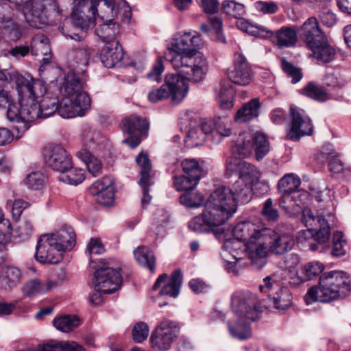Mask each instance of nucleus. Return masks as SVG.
<instances>
[{
  "label": "nucleus",
  "mask_w": 351,
  "mask_h": 351,
  "mask_svg": "<svg viewBox=\"0 0 351 351\" xmlns=\"http://www.w3.org/2000/svg\"><path fill=\"white\" fill-rule=\"evenodd\" d=\"M202 43L201 36L195 31L179 33L172 39L165 58L178 73L167 74L165 83L149 93L151 102L169 99L171 104L178 105L188 94V82L199 83L205 79L208 64L206 58L198 51Z\"/></svg>",
  "instance_id": "obj_1"
},
{
  "label": "nucleus",
  "mask_w": 351,
  "mask_h": 351,
  "mask_svg": "<svg viewBox=\"0 0 351 351\" xmlns=\"http://www.w3.org/2000/svg\"><path fill=\"white\" fill-rule=\"evenodd\" d=\"M217 237L224 242L227 239L230 241L234 248L240 241L243 242L252 264L258 269L263 267L267 263V250L275 254L285 252L283 233L270 228L258 229L250 221L239 222L233 228L228 226L226 231L222 228L219 230Z\"/></svg>",
  "instance_id": "obj_2"
},
{
  "label": "nucleus",
  "mask_w": 351,
  "mask_h": 351,
  "mask_svg": "<svg viewBox=\"0 0 351 351\" xmlns=\"http://www.w3.org/2000/svg\"><path fill=\"white\" fill-rule=\"evenodd\" d=\"M237 210L232 190L224 186L216 189L209 196L203 213L189 222L195 232H209L223 224Z\"/></svg>",
  "instance_id": "obj_3"
},
{
  "label": "nucleus",
  "mask_w": 351,
  "mask_h": 351,
  "mask_svg": "<svg viewBox=\"0 0 351 351\" xmlns=\"http://www.w3.org/2000/svg\"><path fill=\"white\" fill-rule=\"evenodd\" d=\"M350 291V284L346 274L342 271H331L322 274L318 286L311 287L304 296L307 304L314 302H330L345 298Z\"/></svg>",
  "instance_id": "obj_4"
},
{
  "label": "nucleus",
  "mask_w": 351,
  "mask_h": 351,
  "mask_svg": "<svg viewBox=\"0 0 351 351\" xmlns=\"http://www.w3.org/2000/svg\"><path fill=\"white\" fill-rule=\"evenodd\" d=\"M228 79H222L215 91L220 106L230 109L234 105V91L232 83L240 86L249 84L252 80L251 67L245 58L240 53L234 55V66L228 72Z\"/></svg>",
  "instance_id": "obj_5"
},
{
  "label": "nucleus",
  "mask_w": 351,
  "mask_h": 351,
  "mask_svg": "<svg viewBox=\"0 0 351 351\" xmlns=\"http://www.w3.org/2000/svg\"><path fill=\"white\" fill-rule=\"evenodd\" d=\"M301 29L304 42L317 60L327 63L334 59L335 49L328 45L326 36L321 30L317 18H308Z\"/></svg>",
  "instance_id": "obj_6"
},
{
  "label": "nucleus",
  "mask_w": 351,
  "mask_h": 351,
  "mask_svg": "<svg viewBox=\"0 0 351 351\" xmlns=\"http://www.w3.org/2000/svg\"><path fill=\"white\" fill-rule=\"evenodd\" d=\"M231 309L238 317L256 319L261 313L256 295L249 291H235L231 298Z\"/></svg>",
  "instance_id": "obj_7"
},
{
  "label": "nucleus",
  "mask_w": 351,
  "mask_h": 351,
  "mask_svg": "<svg viewBox=\"0 0 351 351\" xmlns=\"http://www.w3.org/2000/svg\"><path fill=\"white\" fill-rule=\"evenodd\" d=\"M180 332L179 324L173 320L165 319L152 333V346L160 351L168 350L178 339Z\"/></svg>",
  "instance_id": "obj_8"
},
{
  "label": "nucleus",
  "mask_w": 351,
  "mask_h": 351,
  "mask_svg": "<svg viewBox=\"0 0 351 351\" xmlns=\"http://www.w3.org/2000/svg\"><path fill=\"white\" fill-rule=\"evenodd\" d=\"M302 221L317 243L321 244L328 241L330 226L322 215H315L311 209L305 208L302 210Z\"/></svg>",
  "instance_id": "obj_9"
},
{
  "label": "nucleus",
  "mask_w": 351,
  "mask_h": 351,
  "mask_svg": "<svg viewBox=\"0 0 351 351\" xmlns=\"http://www.w3.org/2000/svg\"><path fill=\"white\" fill-rule=\"evenodd\" d=\"M13 87H15L19 97L26 98V99H36L43 96L47 91L45 84L38 80H33L29 75L24 76L17 71L12 74Z\"/></svg>",
  "instance_id": "obj_10"
},
{
  "label": "nucleus",
  "mask_w": 351,
  "mask_h": 351,
  "mask_svg": "<svg viewBox=\"0 0 351 351\" xmlns=\"http://www.w3.org/2000/svg\"><path fill=\"white\" fill-rule=\"evenodd\" d=\"M284 279L276 274L267 276L263 279V284L260 285L259 290L263 293H268V300L271 306L279 311L285 310Z\"/></svg>",
  "instance_id": "obj_11"
},
{
  "label": "nucleus",
  "mask_w": 351,
  "mask_h": 351,
  "mask_svg": "<svg viewBox=\"0 0 351 351\" xmlns=\"http://www.w3.org/2000/svg\"><path fill=\"white\" fill-rule=\"evenodd\" d=\"M95 15L99 21L109 19L121 15V20L128 23L131 18V10L124 0L115 3V0H95Z\"/></svg>",
  "instance_id": "obj_12"
},
{
  "label": "nucleus",
  "mask_w": 351,
  "mask_h": 351,
  "mask_svg": "<svg viewBox=\"0 0 351 351\" xmlns=\"http://www.w3.org/2000/svg\"><path fill=\"white\" fill-rule=\"evenodd\" d=\"M291 117V128L287 134V139L298 141L302 136H311L313 133V126L310 118L305 112L293 106L289 109Z\"/></svg>",
  "instance_id": "obj_13"
},
{
  "label": "nucleus",
  "mask_w": 351,
  "mask_h": 351,
  "mask_svg": "<svg viewBox=\"0 0 351 351\" xmlns=\"http://www.w3.org/2000/svg\"><path fill=\"white\" fill-rule=\"evenodd\" d=\"M63 252L50 234L40 237L36 247V259L41 263L56 264L62 259Z\"/></svg>",
  "instance_id": "obj_14"
},
{
  "label": "nucleus",
  "mask_w": 351,
  "mask_h": 351,
  "mask_svg": "<svg viewBox=\"0 0 351 351\" xmlns=\"http://www.w3.org/2000/svg\"><path fill=\"white\" fill-rule=\"evenodd\" d=\"M103 265L96 269L93 279V284L100 289L104 293H112L116 291L122 282L119 272L112 267Z\"/></svg>",
  "instance_id": "obj_15"
},
{
  "label": "nucleus",
  "mask_w": 351,
  "mask_h": 351,
  "mask_svg": "<svg viewBox=\"0 0 351 351\" xmlns=\"http://www.w3.org/2000/svg\"><path fill=\"white\" fill-rule=\"evenodd\" d=\"M237 27L243 32L254 36H268L271 43L278 49L285 46V27H282L275 32H269L262 25H253L240 17L237 21Z\"/></svg>",
  "instance_id": "obj_16"
},
{
  "label": "nucleus",
  "mask_w": 351,
  "mask_h": 351,
  "mask_svg": "<svg viewBox=\"0 0 351 351\" xmlns=\"http://www.w3.org/2000/svg\"><path fill=\"white\" fill-rule=\"evenodd\" d=\"M43 157L46 165L60 174L72 167L71 156L59 145L46 147L43 151Z\"/></svg>",
  "instance_id": "obj_17"
},
{
  "label": "nucleus",
  "mask_w": 351,
  "mask_h": 351,
  "mask_svg": "<svg viewBox=\"0 0 351 351\" xmlns=\"http://www.w3.org/2000/svg\"><path fill=\"white\" fill-rule=\"evenodd\" d=\"M72 18L73 23L82 30L86 31L95 20V0H73Z\"/></svg>",
  "instance_id": "obj_18"
},
{
  "label": "nucleus",
  "mask_w": 351,
  "mask_h": 351,
  "mask_svg": "<svg viewBox=\"0 0 351 351\" xmlns=\"http://www.w3.org/2000/svg\"><path fill=\"white\" fill-rule=\"evenodd\" d=\"M252 142L248 141L237 145L238 154L243 157L251 154L252 149L258 160L263 159L269 152V143L267 136L262 132H257L252 136Z\"/></svg>",
  "instance_id": "obj_19"
},
{
  "label": "nucleus",
  "mask_w": 351,
  "mask_h": 351,
  "mask_svg": "<svg viewBox=\"0 0 351 351\" xmlns=\"http://www.w3.org/2000/svg\"><path fill=\"white\" fill-rule=\"evenodd\" d=\"M81 97L83 102L75 100L71 97H64L58 104V113L64 119H71L75 117H82L90 107V98L84 95Z\"/></svg>",
  "instance_id": "obj_20"
},
{
  "label": "nucleus",
  "mask_w": 351,
  "mask_h": 351,
  "mask_svg": "<svg viewBox=\"0 0 351 351\" xmlns=\"http://www.w3.org/2000/svg\"><path fill=\"white\" fill-rule=\"evenodd\" d=\"M29 99L19 97V103H10L7 110V118L12 122L27 123L36 119V110H31Z\"/></svg>",
  "instance_id": "obj_21"
},
{
  "label": "nucleus",
  "mask_w": 351,
  "mask_h": 351,
  "mask_svg": "<svg viewBox=\"0 0 351 351\" xmlns=\"http://www.w3.org/2000/svg\"><path fill=\"white\" fill-rule=\"evenodd\" d=\"M90 193L96 197L98 204L110 206L114 199V184L109 177H104L95 182L90 187Z\"/></svg>",
  "instance_id": "obj_22"
},
{
  "label": "nucleus",
  "mask_w": 351,
  "mask_h": 351,
  "mask_svg": "<svg viewBox=\"0 0 351 351\" xmlns=\"http://www.w3.org/2000/svg\"><path fill=\"white\" fill-rule=\"evenodd\" d=\"M136 162L140 167L141 179L138 184L143 189L142 204L144 206L149 204L152 199V197L149 195V187L152 184L150 182L152 165L147 153H140L136 158Z\"/></svg>",
  "instance_id": "obj_23"
},
{
  "label": "nucleus",
  "mask_w": 351,
  "mask_h": 351,
  "mask_svg": "<svg viewBox=\"0 0 351 351\" xmlns=\"http://www.w3.org/2000/svg\"><path fill=\"white\" fill-rule=\"evenodd\" d=\"M206 138L214 141L212 124L210 123H203L200 125L190 129L184 143L187 147L193 148L202 145Z\"/></svg>",
  "instance_id": "obj_24"
},
{
  "label": "nucleus",
  "mask_w": 351,
  "mask_h": 351,
  "mask_svg": "<svg viewBox=\"0 0 351 351\" xmlns=\"http://www.w3.org/2000/svg\"><path fill=\"white\" fill-rule=\"evenodd\" d=\"M14 10L6 2L0 3V23L11 39H19L21 36L20 26L13 20Z\"/></svg>",
  "instance_id": "obj_25"
},
{
  "label": "nucleus",
  "mask_w": 351,
  "mask_h": 351,
  "mask_svg": "<svg viewBox=\"0 0 351 351\" xmlns=\"http://www.w3.org/2000/svg\"><path fill=\"white\" fill-rule=\"evenodd\" d=\"M123 58L122 47L119 41L108 42L104 46L100 59L107 68H112L119 64Z\"/></svg>",
  "instance_id": "obj_26"
},
{
  "label": "nucleus",
  "mask_w": 351,
  "mask_h": 351,
  "mask_svg": "<svg viewBox=\"0 0 351 351\" xmlns=\"http://www.w3.org/2000/svg\"><path fill=\"white\" fill-rule=\"evenodd\" d=\"M60 92L64 97H71V99L80 100L82 102L84 99L81 97L82 95L89 97L82 89L79 77L73 73H69L66 75L60 88Z\"/></svg>",
  "instance_id": "obj_27"
},
{
  "label": "nucleus",
  "mask_w": 351,
  "mask_h": 351,
  "mask_svg": "<svg viewBox=\"0 0 351 351\" xmlns=\"http://www.w3.org/2000/svg\"><path fill=\"white\" fill-rule=\"evenodd\" d=\"M119 32V24L112 19L99 21L95 29L96 35L106 43L118 41L116 40V37Z\"/></svg>",
  "instance_id": "obj_28"
},
{
  "label": "nucleus",
  "mask_w": 351,
  "mask_h": 351,
  "mask_svg": "<svg viewBox=\"0 0 351 351\" xmlns=\"http://www.w3.org/2000/svg\"><path fill=\"white\" fill-rule=\"evenodd\" d=\"M31 110H36V119L47 118L58 112L59 101L56 97H44L39 104L29 99Z\"/></svg>",
  "instance_id": "obj_29"
},
{
  "label": "nucleus",
  "mask_w": 351,
  "mask_h": 351,
  "mask_svg": "<svg viewBox=\"0 0 351 351\" xmlns=\"http://www.w3.org/2000/svg\"><path fill=\"white\" fill-rule=\"evenodd\" d=\"M262 104L259 98L256 97L242 105L234 117V121L243 123L258 117Z\"/></svg>",
  "instance_id": "obj_30"
},
{
  "label": "nucleus",
  "mask_w": 351,
  "mask_h": 351,
  "mask_svg": "<svg viewBox=\"0 0 351 351\" xmlns=\"http://www.w3.org/2000/svg\"><path fill=\"white\" fill-rule=\"evenodd\" d=\"M29 14L27 21L36 28H41L48 23L47 12L44 4L40 0L32 1L31 7L26 11Z\"/></svg>",
  "instance_id": "obj_31"
},
{
  "label": "nucleus",
  "mask_w": 351,
  "mask_h": 351,
  "mask_svg": "<svg viewBox=\"0 0 351 351\" xmlns=\"http://www.w3.org/2000/svg\"><path fill=\"white\" fill-rule=\"evenodd\" d=\"M148 128L147 119L136 115L123 120V132L130 136H141L147 132Z\"/></svg>",
  "instance_id": "obj_32"
},
{
  "label": "nucleus",
  "mask_w": 351,
  "mask_h": 351,
  "mask_svg": "<svg viewBox=\"0 0 351 351\" xmlns=\"http://www.w3.org/2000/svg\"><path fill=\"white\" fill-rule=\"evenodd\" d=\"M324 269V265L319 262H309L304 265L301 271H293L295 280L290 283L299 284L301 282L311 280L318 276Z\"/></svg>",
  "instance_id": "obj_33"
},
{
  "label": "nucleus",
  "mask_w": 351,
  "mask_h": 351,
  "mask_svg": "<svg viewBox=\"0 0 351 351\" xmlns=\"http://www.w3.org/2000/svg\"><path fill=\"white\" fill-rule=\"evenodd\" d=\"M50 236L56 239L63 252L71 250L75 244V234L70 226H63L57 233L51 234Z\"/></svg>",
  "instance_id": "obj_34"
},
{
  "label": "nucleus",
  "mask_w": 351,
  "mask_h": 351,
  "mask_svg": "<svg viewBox=\"0 0 351 351\" xmlns=\"http://www.w3.org/2000/svg\"><path fill=\"white\" fill-rule=\"evenodd\" d=\"M77 156L86 164L88 171L93 176L97 177L101 174L102 162L86 148H82L79 150L77 152Z\"/></svg>",
  "instance_id": "obj_35"
},
{
  "label": "nucleus",
  "mask_w": 351,
  "mask_h": 351,
  "mask_svg": "<svg viewBox=\"0 0 351 351\" xmlns=\"http://www.w3.org/2000/svg\"><path fill=\"white\" fill-rule=\"evenodd\" d=\"M80 138L84 146L93 149L106 141L105 138L102 136L99 131L89 125H85L82 128Z\"/></svg>",
  "instance_id": "obj_36"
},
{
  "label": "nucleus",
  "mask_w": 351,
  "mask_h": 351,
  "mask_svg": "<svg viewBox=\"0 0 351 351\" xmlns=\"http://www.w3.org/2000/svg\"><path fill=\"white\" fill-rule=\"evenodd\" d=\"M232 194L235 203L245 204L248 203L252 197V185L245 183L243 180H237L233 184Z\"/></svg>",
  "instance_id": "obj_37"
},
{
  "label": "nucleus",
  "mask_w": 351,
  "mask_h": 351,
  "mask_svg": "<svg viewBox=\"0 0 351 351\" xmlns=\"http://www.w3.org/2000/svg\"><path fill=\"white\" fill-rule=\"evenodd\" d=\"M134 256L140 265L148 268L151 271H154L156 258L148 247L139 246L134 251Z\"/></svg>",
  "instance_id": "obj_38"
},
{
  "label": "nucleus",
  "mask_w": 351,
  "mask_h": 351,
  "mask_svg": "<svg viewBox=\"0 0 351 351\" xmlns=\"http://www.w3.org/2000/svg\"><path fill=\"white\" fill-rule=\"evenodd\" d=\"M81 324L76 315H65L55 317L53 320V326L62 332H69L77 328Z\"/></svg>",
  "instance_id": "obj_39"
},
{
  "label": "nucleus",
  "mask_w": 351,
  "mask_h": 351,
  "mask_svg": "<svg viewBox=\"0 0 351 351\" xmlns=\"http://www.w3.org/2000/svg\"><path fill=\"white\" fill-rule=\"evenodd\" d=\"M182 274L180 270H175L171 274L169 282L164 285L160 291V295H169L176 298L180 292L182 285Z\"/></svg>",
  "instance_id": "obj_40"
},
{
  "label": "nucleus",
  "mask_w": 351,
  "mask_h": 351,
  "mask_svg": "<svg viewBox=\"0 0 351 351\" xmlns=\"http://www.w3.org/2000/svg\"><path fill=\"white\" fill-rule=\"evenodd\" d=\"M53 281H47L41 283L38 279H33L28 281L24 286L23 291L25 295L32 296L39 293H45L54 287Z\"/></svg>",
  "instance_id": "obj_41"
},
{
  "label": "nucleus",
  "mask_w": 351,
  "mask_h": 351,
  "mask_svg": "<svg viewBox=\"0 0 351 351\" xmlns=\"http://www.w3.org/2000/svg\"><path fill=\"white\" fill-rule=\"evenodd\" d=\"M21 276V271L14 267H8L4 274L0 276V288L4 290L11 289L20 280Z\"/></svg>",
  "instance_id": "obj_42"
},
{
  "label": "nucleus",
  "mask_w": 351,
  "mask_h": 351,
  "mask_svg": "<svg viewBox=\"0 0 351 351\" xmlns=\"http://www.w3.org/2000/svg\"><path fill=\"white\" fill-rule=\"evenodd\" d=\"M38 351H85V348L75 341H51Z\"/></svg>",
  "instance_id": "obj_43"
},
{
  "label": "nucleus",
  "mask_w": 351,
  "mask_h": 351,
  "mask_svg": "<svg viewBox=\"0 0 351 351\" xmlns=\"http://www.w3.org/2000/svg\"><path fill=\"white\" fill-rule=\"evenodd\" d=\"M49 38L43 34H37L32 40L31 52L35 56H47L50 53Z\"/></svg>",
  "instance_id": "obj_44"
},
{
  "label": "nucleus",
  "mask_w": 351,
  "mask_h": 351,
  "mask_svg": "<svg viewBox=\"0 0 351 351\" xmlns=\"http://www.w3.org/2000/svg\"><path fill=\"white\" fill-rule=\"evenodd\" d=\"M261 172L254 165L245 161L239 173V180L253 185L261 178Z\"/></svg>",
  "instance_id": "obj_45"
},
{
  "label": "nucleus",
  "mask_w": 351,
  "mask_h": 351,
  "mask_svg": "<svg viewBox=\"0 0 351 351\" xmlns=\"http://www.w3.org/2000/svg\"><path fill=\"white\" fill-rule=\"evenodd\" d=\"M302 94L318 101H325L330 97L324 87L310 82L302 90Z\"/></svg>",
  "instance_id": "obj_46"
},
{
  "label": "nucleus",
  "mask_w": 351,
  "mask_h": 351,
  "mask_svg": "<svg viewBox=\"0 0 351 351\" xmlns=\"http://www.w3.org/2000/svg\"><path fill=\"white\" fill-rule=\"evenodd\" d=\"M232 243L230 241H228L227 239L226 242H224V248L222 253V257L224 260L225 263H226L225 265L226 269L227 271L232 274L233 276H237L239 273V269L237 267V262L240 260L239 258H237L235 255H232L231 257L229 256V254L231 250L234 249L233 246H232Z\"/></svg>",
  "instance_id": "obj_47"
},
{
  "label": "nucleus",
  "mask_w": 351,
  "mask_h": 351,
  "mask_svg": "<svg viewBox=\"0 0 351 351\" xmlns=\"http://www.w3.org/2000/svg\"><path fill=\"white\" fill-rule=\"evenodd\" d=\"M23 182L29 189L39 191L46 186L47 177L41 171H32L25 176Z\"/></svg>",
  "instance_id": "obj_48"
},
{
  "label": "nucleus",
  "mask_w": 351,
  "mask_h": 351,
  "mask_svg": "<svg viewBox=\"0 0 351 351\" xmlns=\"http://www.w3.org/2000/svg\"><path fill=\"white\" fill-rule=\"evenodd\" d=\"M85 179V171L82 169L71 167L69 169L62 173L59 176V180L62 182L77 185L82 183Z\"/></svg>",
  "instance_id": "obj_49"
},
{
  "label": "nucleus",
  "mask_w": 351,
  "mask_h": 351,
  "mask_svg": "<svg viewBox=\"0 0 351 351\" xmlns=\"http://www.w3.org/2000/svg\"><path fill=\"white\" fill-rule=\"evenodd\" d=\"M180 203L189 208H198L205 203L203 195L193 190L185 191L180 197Z\"/></svg>",
  "instance_id": "obj_50"
},
{
  "label": "nucleus",
  "mask_w": 351,
  "mask_h": 351,
  "mask_svg": "<svg viewBox=\"0 0 351 351\" xmlns=\"http://www.w3.org/2000/svg\"><path fill=\"white\" fill-rule=\"evenodd\" d=\"M174 186L178 191H190L193 190L197 185L199 180L197 178H193L186 174L174 176Z\"/></svg>",
  "instance_id": "obj_51"
},
{
  "label": "nucleus",
  "mask_w": 351,
  "mask_h": 351,
  "mask_svg": "<svg viewBox=\"0 0 351 351\" xmlns=\"http://www.w3.org/2000/svg\"><path fill=\"white\" fill-rule=\"evenodd\" d=\"M228 326L231 335L239 339H246L251 336L250 328L245 322H237L235 325L230 322Z\"/></svg>",
  "instance_id": "obj_52"
},
{
  "label": "nucleus",
  "mask_w": 351,
  "mask_h": 351,
  "mask_svg": "<svg viewBox=\"0 0 351 351\" xmlns=\"http://www.w3.org/2000/svg\"><path fill=\"white\" fill-rule=\"evenodd\" d=\"M222 8L224 13L236 19L242 17L245 14L244 5L234 1H224L222 3Z\"/></svg>",
  "instance_id": "obj_53"
},
{
  "label": "nucleus",
  "mask_w": 351,
  "mask_h": 351,
  "mask_svg": "<svg viewBox=\"0 0 351 351\" xmlns=\"http://www.w3.org/2000/svg\"><path fill=\"white\" fill-rule=\"evenodd\" d=\"M182 167L185 174L198 180L200 179L202 169L195 159H185L182 162Z\"/></svg>",
  "instance_id": "obj_54"
},
{
  "label": "nucleus",
  "mask_w": 351,
  "mask_h": 351,
  "mask_svg": "<svg viewBox=\"0 0 351 351\" xmlns=\"http://www.w3.org/2000/svg\"><path fill=\"white\" fill-rule=\"evenodd\" d=\"M214 129L212 128L213 137L218 134L221 137L229 136L231 134V129L226 119H217L214 123ZM213 141H215V138H213ZM220 140V138H217L216 139V142H219Z\"/></svg>",
  "instance_id": "obj_55"
},
{
  "label": "nucleus",
  "mask_w": 351,
  "mask_h": 351,
  "mask_svg": "<svg viewBox=\"0 0 351 351\" xmlns=\"http://www.w3.org/2000/svg\"><path fill=\"white\" fill-rule=\"evenodd\" d=\"M149 332V328L146 323L142 322L136 323L132 329V334L133 340L136 343H141L147 339Z\"/></svg>",
  "instance_id": "obj_56"
},
{
  "label": "nucleus",
  "mask_w": 351,
  "mask_h": 351,
  "mask_svg": "<svg viewBox=\"0 0 351 351\" xmlns=\"http://www.w3.org/2000/svg\"><path fill=\"white\" fill-rule=\"evenodd\" d=\"M338 156L339 154L335 151L330 144L324 145L322 149L315 155L316 160L322 164L329 163L330 159Z\"/></svg>",
  "instance_id": "obj_57"
},
{
  "label": "nucleus",
  "mask_w": 351,
  "mask_h": 351,
  "mask_svg": "<svg viewBox=\"0 0 351 351\" xmlns=\"http://www.w3.org/2000/svg\"><path fill=\"white\" fill-rule=\"evenodd\" d=\"M245 160L237 157H229L226 161V175L228 177L231 176L233 173H237L240 171L241 166L244 164Z\"/></svg>",
  "instance_id": "obj_58"
},
{
  "label": "nucleus",
  "mask_w": 351,
  "mask_h": 351,
  "mask_svg": "<svg viewBox=\"0 0 351 351\" xmlns=\"http://www.w3.org/2000/svg\"><path fill=\"white\" fill-rule=\"evenodd\" d=\"M165 66L161 57H158L153 64L151 71L147 73V77L152 81L160 82L162 80V73Z\"/></svg>",
  "instance_id": "obj_59"
},
{
  "label": "nucleus",
  "mask_w": 351,
  "mask_h": 351,
  "mask_svg": "<svg viewBox=\"0 0 351 351\" xmlns=\"http://www.w3.org/2000/svg\"><path fill=\"white\" fill-rule=\"evenodd\" d=\"M343 233L341 232H335L333 233V245L331 254L334 256H341L345 254V250L343 247V243L345 241L343 240Z\"/></svg>",
  "instance_id": "obj_60"
},
{
  "label": "nucleus",
  "mask_w": 351,
  "mask_h": 351,
  "mask_svg": "<svg viewBox=\"0 0 351 351\" xmlns=\"http://www.w3.org/2000/svg\"><path fill=\"white\" fill-rule=\"evenodd\" d=\"M256 10L263 14H272L277 12L278 5L274 1H258L254 3Z\"/></svg>",
  "instance_id": "obj_61"
},
{
  "label": "nucleus",
  "mask_w": 351,
  "mask_h": 351,
  "mask_svg": "<svg viewBox=\"0 0 351 351\" xmlns=\"http://www.w3.org/2000/svg\"><path fill=\"white\" fill-rule=\"evenodd\" d=\"M92 51L93 49L91 48L82 43L75 51L77 62L82 65H87Z\"/></svg>",
  "instance_id": "obj_62"
},
{
  "label": "nucleus",
  "mask_w": 351,
  "mask_h": 351,
  "mask_svg": "<svg viewBox=\"0 0 351 351\" xmlns=\"http://www.w3.org/2000/svg\"><path fill=\"white\" fill-rule=\"evenodd\" d=\"M287 77L291 78V82L295 84L299 82L303 77L302 70L287 61L286 64Z\"/></svg>",
  "instance_id": "obj_63"
},
{
  "label": "nucleus",
  "mask_w": 351,
  "mask_h": 351,
  "mask_svg": "<svg viewBox=\"0 0 351 351\" xmlns=\"http://www.w3.org/2000/svg\"><path fill=\"white\" fill-rule=\"evenodd\" d=\"M261 214L268 221H276L278 219V211L273 208V201L271 199H268L266 200L263 205Z\"/></svg>",
  "instance_id": "obj_64"
}]
</instances>
